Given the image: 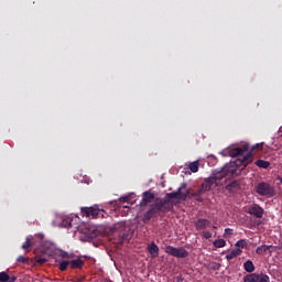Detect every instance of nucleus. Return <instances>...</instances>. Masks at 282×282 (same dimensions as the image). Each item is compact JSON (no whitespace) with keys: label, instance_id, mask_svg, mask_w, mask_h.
Instances as JSON below:
<instances>
[{"label":"nucleus","instance_id":"c9c22d12","mask_svg":"<svg viewBox=\"0 0 282 282\" xmlns=\"http://www.w3.org/2000/svg\"><path fill=\"white\" fill-rule=\"evenodd\" d=\"M119 200H121V202H123V203H127V202H129V196H121V197L119 198Z\"/></svg>","mask_w":282,"mask_h":282},{"label":"nucleus","instance_id":"b1692460","mask_svg":"<svg viewBox=\"0 0 282 282\" xmlns=\"http://www.w3.org/2000/svg\"><path fill=\"white\" fill-rule=\"evenodd\" d=\"M68 265H69V260H63L62 262H59L61 272H65V270H67Z\"/></svg>","mask_w":282,"mask_h":282},{"label":"nucleus","instance_id":"1a4fd4ad","mask_svg":"<svg viewBox=\"0 0 282 282\" xmlns=\"http://www.w3.org/2000/svg\"><path fill=\"white\" fill-rule=\"evenodd\" d=\"M194 226L196 230H206V228L213 226V223L206 218H198L194 221Z\"/></svg>","mask_w":282,"mask_h":282},{"label":"nucleus","instance_id":"2f4dec72","mask_svg":"<svg viewBox=\"0 0 282 282\" xmlns=\"http://www.w3.org/2000/svg\"><path fill=\"white\" fill-rule=\"evenodd\" d=\"M202 237H204V239H212L213 238V234L210 231H203L202 232Z\"/></svg>","mask_w":282,"mask_h":282},{"label":"nucleus","instance_id":"39448f33","mask_svg":"<svg viewBox=\"0 0 282 282\" xmlns=\"http://www.w3.org/2000/svg\"><path fill=\"white\" fill-rule=\"evenodd\" d=\"M243 282H270V276L265 273H249L243 276Z\"/></svg>","mask_w":282,"mask_h":282},{"label":"nucleus","instance_id":"a19ab883","mask_svg":"<svg viewBox=\"0 0 282 282\" xmlns=\"http://www.w3.org/2000/svg\"><path fill=\"white\" fill-rule=\"evenodd\" d=\"M83 281H85V278H77V279L75 280V282H83Z\"/></svg>","mask_w":282,"mask_h":282},{"label":"nucleus","instance_id":"c85d7f7f","mask_svg":"<svg viewBox=\"0 0 282 282\" xmlns=\"http://www.w3.org/2000/svg\"><path fill=\"white\" fill-rule=\"evenodd\" d=\"M17 261H18V263H28L30 261V258H25L23 256H19Z\"/></svg>","mask_w":282,"mask_h":282},{"label":"nucleus","instance_id":"ddd939ff","mask_svg":"<svg viewBox=\"0 0 282 282\" xmlns=\"http://www.w3.org/2000/svg\"><path fill=\"white\" fill-rule=\"evenodd\" d=\"M226 191H228L229 193H237V191H239L240 188V184L239 181H232L229 184L226 185Z\"/></svg>","mask_w":282,"mask_h":282},{"label":"nucleus","instance_id":"7c9ffc66","mask_svg":"<svg viewBox=\"0 0 282 282\" xmlns=\"http://www.w3.org/2000/svg\"><path fill=\"white\" fill-rule=\"evenodd\" d=\"M32 247V242H30V238H26L25 243L22 245V250H28V248Z\"/></svg>","mask_w":282,"mask_h":282},{"label":"nucleus","instance_id":"9d476101","mask_svg":"<svg viewBox=\"0 0 282 282\" xmlns=\"http://www.w3.org/2000/svg\"><path fill=\"white\" fill-rule=\"evenodd\" d=\"M213 186H215V181L213 180L212 176L209 177H206L204 180V182L202 183L200 185V189L204 192V193H208V191H210L213 188Z\"/></svg>","mask_w":282,"mask_h":282},{"label":"nucleus","instance_id":"37998d69","mask_svg":"<svg viewBox=\"0 0 282 282\" xmlns=\"http://www.w3.org/2000/svg\"><path fill=\"white\" fill-rule=\"evenodd\" d=\"M281 132H282V128H281Z\"/></svg>","mask_w":282,"mask_h":282},{"label":"nucleus","instance_id":"72a5a7b5","mask_svg":"<svg viewBox=\"0 0 282 282\" xmlns=\"http://www.w3.org/2000/svg\"><path fill=\"white\" fill-rule=\"evenodd\" d=\"M115 228L118 230L121 228V230H124V228H127V224L126 223H118Z\"/></svg>","mask_w":282,"mask_h":282},{"label":"nucleus","instance_id":"f8f14e48","mask_svg":"<svg viewBox=\"0 0 282 282\" xmlns=\"http://www.w3.org/2000/svg\"><path fill=\"white\" fill-rule=\"evenodd\" d=\"M83 265H85V260L80 258H76L69 261V267L72 268V270H80L83 269Z\"/></svg>","mask_w":282,"mask_h":282},{"label":"nucleus","instance_id":"f704fd0d","mask_svg":"<svg viewBox=\"0 0 282 282\" xmlns=\"http://www.w3.org/2000/svg\"><path fill=\"white\" fill-rule=\"evenodd\" d=\"M227 235H232V229L226 228V229H225L224 237H226Z\"/></svg>","mask_w":282,"mask_h":282},{"label":"nucleus","instance_id":"79ce46f5","mask_svg":"<svg viewBox=\"0 0 282 282\" xmlns=\"http://www.w3.org/2000/svg\"><path fill=\"white\" fill-rule=\"evenodd\" d=\"M213 229H214V230H217V226H213Z\"/></svg>","mask_w":282,"mask_h":282},{"label":"nucleus","instance_id":"2eb2a0df","mask_svg":"<svg viewBox=\"0 0 282 282\" xmlns=\"http://www.w3.org/2000/svg\"><path fill=\"white\" fill-rule=\"evenodd\" d=\"M148 251L150 252L151 257H158V254H160V247H158L156 243L151 242L148 246Z\"/></svg>","mask_w":282,"mask_h":282},{"label":"nucleus","instance_id":"6e6552de","mask_svg":"<svg viewBox=\"0 0 282 282\" xmlns=\"http://www.w3.org/2000/svg\"><path fill=\"white\" fill-rule=\"evenodd\" d=\"M153 199H155V194H153L151 191L143 192L142 200L140 203L141 208H144L149 206V204H152Z\"/></svg>","mask_w":282,"mask_h":282},{"label":"nucleus","instance_id":"bb28decb","mask_svg":"<svg viewBox=\"0 0 282 282\" xmlns=\"http://www.w3.org/2000/svg\"><path fill=\"white\" fill-rule=\"evenodd\" d=\"M246 247H248V241L246 239H241L236 242V248H246Z\"/></svg>","mask_w":282,"mask_h":282},{"label":"nucleus","instance_id":"473e14b6","mask_svg":"<svg viewBox=\"0 0 282 282\" xmlns=\"http://www.w3.org/2000/svg\"><path fill=\"white\" fill-rule=\"evenodd\" d=\"M36 263H40V265H43V263H47V260L45 258L35 257Z\"/></svg>","mask_w":282,"mask_h":282},{"label":"nucleus","instance_id":"423d86ee","mask_svg":"<svg viewBox=\"0 0 282 282\" xmlns=\"http://www.w3.org/2000/svg\"><path fill=\"white\" fill-rule=\"evenodd\" d=\"M248 215H252L257 219H262L265 210L259 204H252L247 207Z\"/></svg>","mask_w":282,"mask_h":282},{"label":"nucleus","instance_id":"4468645a","mask_svg":"<svg viewBox=\"0 0 282 282\" xmlns=\"http://www.w3.org/2000/svg\"><path fill=\"white\" fill-rule=\"evenodd\" d=\"M0 282H17V276L8 274V272H0Z\"/></svg>","mask_w":282,"mask_h":282},{"label":"nucleus","instance_id":"c756f323","mask_svg":"<svg viewBox=\"0 0 282 282\" xmlns=\"http://www.w3.org/2000/svg\"><path fill=\"white\" fill-rule=\"evenodd\" d=\"M259 149H263V145H261V143H257L256 145H253V147L251 148V151L248 152L246 155H248L249 153H251V155H253V154H252V151H257V150H259Z\"/></svg>","mask_w":282,"mask_h":282},{"label":"nucleus","instance_id":"a878e982","mask_svg":"<svg viewBox=\"0 0 282 282\" xmlns=\"http://www.w3.org/2000/svg\"><path fill=\"white\" fill-rule=\"evenodd\" d=\"M62 226L63 228H67V229L72 228V219L70 218L63 219Z\"/></svg>","mask_w":282,"mask_h":282},{"label":"nucleus","instance_id":"ea45409f","mask_svg":"<svg viewBox=\"0 0 282 282\" xmlns=\"http://www.w3.org/2000/svg\"><path fill=\"white\" fill-rule=\"evenodd\" d=\"M62 257H63V259H68L69 258V253L64 252V253H62Z\"/></svg>","mask_w":282,"mask_h":282},{"label":"nucleus","instance_id":"5701e85b","mask_svg":"<svg viewBox=\"0 0 282 282\" xmlns=\"http://www.w3.org/2000/svg\"><path fill=\"white\" fill-rule=\"evenodd\" d=\"M204 195V191L200 189V187L196 191L189 194V199H193L194 197H200Z\"/></svg>","mask_w":282,"mask_h":282},{"label":"nucleus","instance_id":"f257e3e1","mask_svg":"<svg viewBox=\"0 0 282 282\" xmlns=\"http://www.w3.org/2000/svg\"><path fill=\"white\" fill-rule=\"evenodd\" d=\"M184 188H186L185 183H183L176 192L167 193L165 198H156L154 203L150 204L149 209L141 217L143 224L155 221L158 217H164L166 213H171L173 205H170V199H180L184 193L182 192Z\"/></svg>","mask_w":282,"mask_h":282},{"label":"nucleus","instance_id":"f3484780","mask_svg":"<svg viewBox=\"0 0 282 282\" xmlns=\"http://www.w3.org/2000/svg\"><path fill=\"white\" fill-rule=\"evenodd\" d=\"M131 240V234L124 232L122 236L119 237L118 243L122 246V243H129Z\"/></svg>","mask_w":282,"mask_h":282},{"label":"nucleus","instance_id":"58836bf2","mask_svg":"<svg viewBox=\"0 0 282 282\" xmlns=\"http://www.w3.org/2000/svg\"><path fill=\"white\" fill-rule=\"evenodd\" d=\"M196 202H198L199 204H202V202H204V198H202V196H196Z\"/></svg>","mask_w":282,"mask_h":282},{"label":"nucleus","instance_id":"cd10ccee","mask_svg":"<svg viewBox=\"0 0 282 282\" xmlns=\"http://www.w3.org/2000/svg\"><path fill=\"white\" fill-rule=\"evenodd\" d=\"M237 254L234 250H231L229 253L226 254L227 261H232V259H236Z\"/></svg>","mask_w":282,"mask_h":282},{"label":"nucleus","instance_id":"e433bc0d","mask_svg":"<svg viewBox=\"0 0 282 282\" xmlns=\"http://www.w3.org/2000/svg\"><path fill=\"white\" fill-rule=\"evenodd\" d=\"M234 252H235V254H236V257H239L240 254H241V249H234Z\"/></svg>","mask_w":282,"mask_h":282},{"label":"nucleus","instance_id":"393cba45","mask_svg":"<svg viewBox=\"0 0 282 282\" xmlns=\"http://www.w3.org/2000/svg\"><path fill=\"white\" fill-rule=\"evenodd\" d=\"M178 199H181V202H186V199H191V192L189 191L183 192V194L181 195V197H178Z\"/></svg>","mask_w":282,"mask_h":282},{"label":"nucleus","instance_id":"a211bd4d","mask_svg":"<svg viewBox=\"0 0 282 282\" xmlns=\"http://www.w3.org/2000/svg\"><path fill=\"white\" fill-rule=\"evenodd\" d=\"M272 248V246H268V245H262L257 247L256 249V253L258 254H265V252H268V250H270Z\"/></svg>","mask_w":282,"mask_h":282},{"label":"nucleus","instance_id":"4c0bfd02","mask_svg":"<svg viewBox=\"0 0 282 282\" xmlns=\"http://www.w3.org/2000/svg\"><path fill=\"white\" fill-rule=\"evenodd\" d=\"M278 249L282 250V237L278 240Z\"/></svg>","mask_w":282,"mask_h":282},{"label":"nucleus","instance_id":"7ed1b4c3","mask_svg":"<svg viewBox=\"0 0 282 282\" xmlns=\"http://www.w3.org/2000/svg\"><path fill=\"white\" fill-rule=\"evenodd\" d=\"M256 193L262 197H274L276 192L270 183L261 182L256 186Z\"/></svg>","mask_w":282,"mask_h":282},{"label":"nucleus","instance_id":"4be33fe9","mask_svg":"<svg viewBox=\"0 0 282 282\" xmlns=\"http://www.w3.org/2000/svg\"><path fill=\"white\" fill-rule=\"evenodd\" d=\"M214 248H226V240L217 239L213 242Z\"/></svg>","mask_w":282,"mask_h":282},{"label":"nucleus","instance_id":"f03ea898","mask_svg":"<svg viewBox=\"0 0 282 282\" xmlns=\"http://www.w3.org/2000/svg\"><path fill=\"white\" fill-rule=\"evenodd\" d=\"M252 162V153L239 158L236 162L227 163L221 170H216L212 174V180L215 182V186H224L232 175L237 174L239 166H248Z\"/></svg>","mask_w":282,"mask_h":282},{"label":"nucleus","instance_id":"9b49d317","mask_svg":"<svg viewBox=\"0 0 282 282\" xmlns=\"http://www.w3.org/2000/svg\"><path fill=\"white\" fill-rule=\"evenodd\" d=\"M82 213H85L86 217L96 218L100 215V209L96 207H84L82 208Z\"/></svg>","mask_w":282,"mask_h":282},{"label":"nucleus","instance_id":"6ab92c4d","mask_svg":"<svg viewBox=\"0 0 282 282\" xmlns=\"http://www.w3.org/2000/svg\"><path fill=\"white\" fill-rule=\"evenodd\" d=\"M256 166H259V169H270V162L269 161H263V160L259 159L256 162Z\"/></svg>","mask_w":282,"mask_h":282},{"label":"nucleus","instance_id":"412c9836","mask_svg":"<svg viewBox=\"0 0 282 282\" xmlns=\"http://www.w3.org/2000/svg\"><path fill=\"white\" fill-rule=\"evenodd\" d=\"M259 226H261V220L260 219H254V220H251L248 225V228L250 230H254V228H259Z\"/></svg>","mask_w":282,"mask_h":282},{"label":"nucleus","instance_id":"dca6fc26","mask_svg":"<svg viewBox=\"0 0 282 282\" xmlns=\"http://www.w3.org/2000/svg\"><path fill=\"white\" fill-rule=\"evenodd\" d=\"M243 270H246L249 274H252V272H254V263L252 262V260H247L243 263Z\"/></svg>","mask_w":282,"mask_h":282},{"label":"nucleus","instance_id":"20e7f679","mask_svg":"<svg viewBox=\"0 0 282 282\" xmlns=\"http://www.w3.org/2000/svg\"><path fill=\"white\" fill-rule=\"evenodd\" d=\"M166 254H170V257H176V259H186L188 257V250L184 248H175L173 246H167L165 248Z\"/></svg>","mask_w":282,"mask_h":282},{"label":"nucleus","instance_id":"0eeeda50","mask_svg":"<svg viewBox=\"0 0 282 282\" xmlns=\"http://www.w3.org/2000/svg\"><path fill=\"white\" fill-rule=\"evenodd\" d=\"M250 144L245 143L241 147L232 148L229 150V158H238L239 155H243L247 151H249Z\"/></svg>","mask_w":282,"mask_h":282},{"label":"nucleus","instance_id":"aec40b11","mask_svg":"<svg viewBox=\"0 0 282 282\" xmlns=\"http://www.w3.org/2000/svg\"><path fill=\"white\" fill-rule=\"evenodd\" d=\"M188 169L192 173H197V171H199V161L189 163Z\"/></svg>","mask_w":282,"mask_h":282}]
</instances>
